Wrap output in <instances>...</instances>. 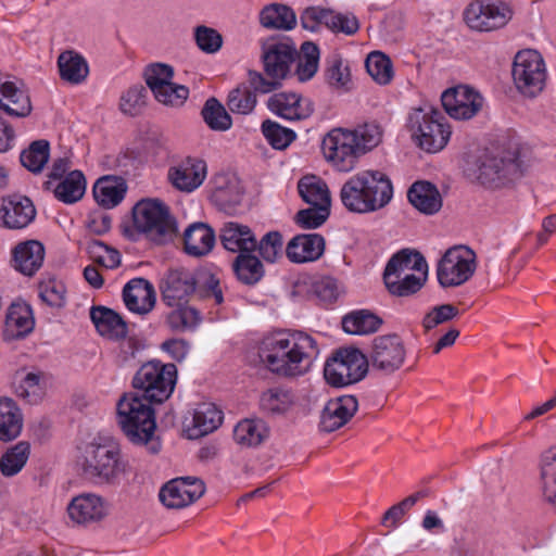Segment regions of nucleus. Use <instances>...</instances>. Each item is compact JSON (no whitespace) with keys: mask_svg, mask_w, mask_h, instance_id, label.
<instances>
[{"mask_svg":"<svg viewBox=\"0 0 556 556\" xmlns=\"http://www.w3.org/2000/svg\"><path fill=\"white\" fill-rule=\"evenodd\" d=\"M469 172L480 184L490 188L518 179L523 173L517 152L500 155L489 151L477 157Z\"/></svg>","mask_w":556,"mask_h":556,"instance_id":"obj_9","label":"nucleus"},{"mask_svg":"<svg viewBox=\"0 0 556 556\" xmlns=\"http://www.w3.org/2000/svg\"><path fill=\"white\" fill-rule=\"evenodd\" d=\"M540 466L543 496L546 502L556 507V446L543 452Z\"/></svg>","mask_w":556,"mask_h":556,"instance_id":"obj_46","label":"nucleus"},{"mask_svg":"<svg viewBox=\"0 0 556 556\" xmlns=\"http://www.w3.org/2000/svg\"><path fill=\"white\" fill-rule=\"evenodd\" d=\"M358 401L354 395H342L327 402L320 415L319 428L332 432L343 427L355 415Z\"/></svg>","mask_w":556,"mask_h":556,"instance_id":"obj_25","label":"nucleus"},{"mask_svg":"<svg viewBox=\"0 0 556 556\" xmlns=\"http://www.w3.org/2000/svg\"><path fill=\"white\" fill-rule=\"evenodd\" d=\"M219 238L223 247L229 252L242 254L256 251L257 239L247 225L237 222L225 223L219 230Z\"/></svg>","mask_w":556,"mask_h":556,"instance_id":"obj_28","label":"nucleus"},{"mask_svg":"<svg viewBox=\"0 0 556 556\" xmlns=\"http://www.w3.org/2000/svg\"><path fill=\"white\" fill-rule=\"evenodd\" d=\"M65 286L54 278L39 283V296L51 307H62L65 304Z\"/></svg>","mask_w":556,"mask_h":556,"instance_id":"obj_60","label":"nucleus"},{"mask_svg":"<svg viewBox=\"0 0 556 556\" xmlns=\"http://www.w3.org/2000/svg\"><path fill=\"white\" fill-rule=\"evenodd\" d=\"M58 67L61 78L74 85L83 83L89 74L86 60L74 51L62 52L58 58Z\"/></svg>","mask_w":556,"mask_h":556,"instance_id":"obj_41","label":"nucleus"},{"mask_svg":"<svg viewBox=\"0 0 556 556\" xmlns=\"http://www.w3.org/2000/svg\"><path fill=\"white\" fill-rule=\"evenodd\" d=\"M154 98L164 105L179 106L189 96V89L173 81L153 92Z\"/></svg>","mask_w":556,"mask_h":556,"instance_id":"obj_62","label":"nucleus"},{"mask_svg":"<svg viewBox=\"0 0 556 556\" xmlns=\"http://www.w3.org/2000/svg\"><path fill=\"white\" fill-rule=\"evenodd\" d=\"M410 204L419 212L432 215L442 207V198L438 188L429 181H416L407 191Z\"/></svg>","mask_w":556,"mask_h":556,"instance_id":"obj_36","label":"nucleus"},{"mask_svg":"<svg viewBox=\"0 0 556 556\" xmlns=\"http://www.w3.org/2000/svg\"><path fill=\"white\" fill-rule=\"evenodd\" d=\"M324 251L325 239L318 233L296 235L286 247L288 260L295 264L317 261Z\"/></svg>","mask_w":556,"mask_h":556,"instance_id":"obj_26","label":"nucleus"},{"mask_svg":"<svg viewBox=\"0 0 556 556\" xmlns=\"http://www.w3.org/2000/svg\"><path fill=\"white\" fill-rule=\"evenodd\" d=\"M319 48L312 41L302 43L300 51H296L295 75L302 83L312 79L317 73L319 66Z\"/></svg>","mask_w":556,"mask_h":556,"instance_id":"obj_43","label":"nucleus"},{"mask_svg":"<svg viewBox=\"0 0 556 556\" xmlns=\"http://www.w3.org/2000/svg\"><path fill=\"white\" fill-rule=\"evenodd\" d=\"M126 192L127 184L125 179L114 175L100 177L92 188L96 202L104 208L117 206L124 200Z\"/></svg>","mask_w":556,"mask_h":556,"instance_id":"obj_30","label":"nucleus"},{"mask_svg":"<svg viewBox=\"0 0 556 556\" xmlns=\"http://www.w3.org/2000/svg\"><path fill=\"white\" fill-rule=\"evenodd\" d=\"M296 47L289 39H273L263 46L262 61L267 77L256 71L248 72V81L253 90L268 93L280 86L291 64L295 61Z\"/></svg>","mask_w":556,"mask_h":556,"instance_id":"obj_5","label":"nucleus"},{"mask_svg":"<svg viewBox=\"0 0 556 556\" xmlns=\"http://www.w3.org/2000/svg\"><path fill=\"white\" fill-rule=\"evenodd\" d=\"M0 109L14 117H26L33 106L29 96L16 83L0 78ZM15 134L13 128L0 117V152L11 149Z\"/></svg>","mask_w":556,"mask_h":556,"instance_id":"obj_14","label":"nucleus"},{"mask_svg":"<svg viewBox=\"0 0 556 556\" xmlns=\"http://www.w3.org/2000/svg\"><path fill=\"white\" fill-rule=\"evenodd\" d=\"M251 85H239L232 89L227 98V106L235 114L247 115L253 112L256 106L257 99L255 90H251Z\"/></svg>","mask_w":556,"mask_h":556,"instance_id":"obj_51","label":"nucleus"},{"mask_svg":"<svg viewBox=\"0 0 556 556\" xmlns=\"http://www.w3.org/2000/svg\"><path fill=\"white\" fill-rule=\"evenodd\" d=\"M301 24L305 29L316 30L318 25H325L334 33H343L348 36L354 35L359 24L352 14L337 13L329 9L312 7L304 10L301 15Z\"/></svg>","mask_w":556,"mask_h":556,"instance_id":"obj_18","label":"nucleus"},{"mask_svg":"<svg viewBox=\"0 0 556 556\" xmlns=\"http://www.w3.org/2000/svg\"><path fill=\"white\" fill-rule=\"evenodd\" d=\"M207 166L203 160L187 157L176 166L168 169V180L178 190L192 192L198 189L206 178Z\"/></svg>","mask_w":556,"mask_h":556,"instance_id":"obj_24","label":"nucleus"},{"mask_svg":"<svg viewBox=\"0 0 556 556\" xmlns=\"http://www.w3.org/2000/svg\"><path fill=\"white\" fill-rule=\"evenodd\" d=\"M201 115L207 126L217 131L228 130L232 121L225 106L215 98H210L204 103Z\"/></svg>","mask_w":556,"mask_h":556,"instance_id":"obj_50","label":"nucleus"},{"mask_svg":"<svg viewBox=\"0 0 556 556\" xmlns=\"http://www.w3.org/2000/svg\"><path fill=\"white\" fill-rule=\"evenodd\" d=\"M174 308L166 318L168 327L174 331L184 332L193 330L201 321V315L192 306H185L184 303L174 305Z\"/></svg>","mask_w":556,"mask_h":556,"instance_id":"obj_49","label":"nucleus"},{"mask_svg":"<svg viewBox=\"0 0 556 556\" xmlns=\"http://www.w3.org/2000/svg\"><path fill=\"white\" fill-rule=\"evenodd\" d=\"M426 277L425 275L419 277L412 273L399 276V278L393 280L384 281V283L390 293L397 296H407L422 288Z\"/></svg>","mask_w":556,"mask_h":556,"instance_id":"obj_57","label":"nucleus"},{"mask_svg":"<svg viewBox=\"0 0 556 556\" xmlns=\"http://www.w3.org/2000/svg\"><path fill=\"white\" fill-rule=\"evenodd\" d=\"M213 198L224 207H233L240 204L242 191L236 178L229 179L225 186H217Z\"/></svg>","mask_w":556,"mask_h":556,"instance_id":"obj_64","label":"nucleus"},{"mask_svg":"<svg viewBox=\"0 0 556 556\" xmlns=\"http://www.w3.org/2000/svg\"><path fill=\"white\" fill-rule=\"evenodd\" d=\"M381 136L379 126L374 124H365L354 130L336 128L324 137L321 150L325 159L338 170L350 172L361 155L379 144Z\"/></svg>","mask_w":556,"mask_h":556,"instance_id":"obj_2","label":"nucleus"},{"mask_svg":"<svg viewBox=\"0 0 556 556\" xmlns=\"http://www.w3.org/2000/svg\"><path fill=\"white\" fill-rule=\"evenodd\" d=\"M152 403L138 393H126L117 403V424L132 444L147 445L151 454H157L161 443L154 438L156 421Z\"/></svg>","mask_w":556,"mask_h":556,"instance_id":"obj_4","label":"nucleus"},{"mask_svg":"<svg viewBox=\"0 0 556 556\" xmlns=\"http://www.w3.org/2000/svg\"><path fill=\"white\" fill-rule=\"evenodd\" d=\"M511 74L517 89L527 97L538 96L545 86V63L535 50L519 51L515 56Z\"/></svg>","mask_w":556,"mask_h":556,"instance_id":"obj_15","label":"nucleus"},{"mask_svg":"<svg viewBox=\"0 0 556 556\" xmlns=\"http://www.w3.org/2000/svg\"><path fill=\"white\" fill-rule=\"evenodd\" d=\"M269 435V428L262 419H244L233 429V439L243 447H255Z\"/></svg>","mask_w":556,"mask_h":556,"instance_id":"obj_38","label":"nucleus"},{"mask_svg":"<svg viewBox=\"0 0 556 556\" xmlns=\"http://www.w3.org/2000/svg\"><path fill=\"white\" fill-rule=\"evenodd\" d=\"M36 216V208L29 198L9 195L0 202V226L8 229H23Z\"/></svg>","mask_w":556,"mask_h":556,"instance_id":"obj_22","label":"nucleus"},{"mask_svg":"<svg viewBox=\"0 0 556 556\" xmlns=\"http://www.w3.org/2000/svg\"><path fill=\"white\" fill-rule=\"evenodd\" d=\"M198 48L205 53L217 52L223 45L222 35L214 28L201 25L194 29Z\"/></svg>","mask_w":556,"mask_h":556,"instance_id":"obj_63","label":"nucleus"},{"mask_svg":"<svg viewBox=\"0 0 556 556\" xmlns=\"http://www.w3.org/2000/svg\"><path fill=\"white\" fill-rule=\"evenodd\" d=\"M366 355L357 348H343L326 362L324 377L333 387L361 381L368 372Z\"/></svg>","mask_w":556,"mask_h":556,"instance_id":"obj_11","label":"nucleus"},{"mask_svg":"<svg viewBox=\"0 0 556 556\" xmlns=\"http://www.w3.org/2000/svg\"><path fill=\"white\" fill-rule=\"evenodd\" d=\"M148 90L143 85H134L119 99V110L127 115H138L147 104Z\"/></svg>","mask_w":556,"mask_h":556,"instance_id":"obj_56","label":"nucleus"},{"mask_svg":"<svg viewBox=\"0 0 556 556\" xmlns=\"http://www.w3.org/2000/svg\"><path fill=\"white\" fill-rule=\"evenodd\" d=\"M325 77L327 84L337 90H348L351 83L349 66L340 58H333L326 68Z\"/></svg>","mask_w":556,"mask_h":556,"instance_id":"obj_58","label":"nucleus"},{"mask_svg":"<svg viewBox=\"0 0 556 556\" xmlns=\"http://www.w3.org/2000/svg\"><path fill=\"white\" fill-rule=\"evenodd\" d=\"M86 178L84 174L78 170L70 172L63 179H61L52 191L58 200L65 204H73L79 201L86 191Z\"/></svg>","mask_w":556,"mask_h":556,"instance_id":"obj_42","label":"nucleus"},{"mask_svg":"<svg viewBox=\"0 0 556 556\" xmlns=\"http://www.w3.org/2000/svg\"><path fill=\"white\" fill-rule=\"evenodd\" d=\"M50 146L47 140L34 141L21 153L20 160L24 167L33 173H40L49 160Z\"/></svg>","mask_w":556,"mask_h":556,"instance_id":"obj_52","label":"nucleus"},{"mask_svg":"<svg viewBox=\"0 0 556 556\" xmlns=\"http://www.w3.org/2000/svg\"><path fill=\"white\" fill-rule=\"evenodd\" d=\"M177 369L174 364H163L151 361L143 364L132 379L134 393H138L146 400L162 403L174 391Z\"/></svg>","mask_w":556,"mask_h":556,"instance_id":"obj_8","label":"nucleus"},{"mask_svg":"<svg viewBox=\"0 0 556 556\" xmlns=\"http://www.w3.org/2000/svg\"><path fill=\"white\" fill-rule=\"evenodd\" d=\"M267 106L274 114L289 121L308 118L314 112V103L296 92H278L268 98Z\"/></svg>","mask_w":556,"mask_h":556,"instance_id":"obj_23","label":"nucleus"},{"mask_svg":"<svg viewBox=\"0 0 556 556\" xmlns=\"http://www.w3.org/2000/svg\"><path fill=\"white\" fill-rule=\"evenodd\" d=\"M476 253L468 247L455 245L446 250L437 265L441 287L453 288L467 282L476 271Z\"/></svg>","mask_w":556,"mask_h":556,"instance_id":"obj_13","label":"nucleus"},{"mask_svg":"<svg viewBox=\"0 0 556 556\" xmlns=\"http://www.w3.org/2000/svg\"><path fill=\"white\" fill-rule=\"evenodd\" d=\"M215 231L204 223H194L184 232L185 251L195 257L208 254L215 245Z\"/></svg>","mask_w":556,"mask_h":556,"instance_id":"obj_33","label":"nucleus"},{"mask_svg":"<svg viewBox=\"0 0 556 556\" xmlns=\"http://www.w3.org/2000/svg\"><path fill=\"white\" fill-rule=\"evenodd\" d=\"M90 318L102 337L121 340L127 336V324L111 308L93 306L90 309Z\"/></svg>","mask_w":556,"mask_h":556,"instance_id":"obj_35","label":"nucleus"},{"mask_svg":"<svg viewBox=\"0 0 556 556\" xmlns=\"http://www.w3.org/2000/svg\"><path fill=\"white\" fill-rule=\"evenodd\" d=\"M429 495L428 490H421L405 497L397 504L391 506L382 516L381 525L386 528L394 529L400 523L404 515L416 505V503Z\"/></svg>","mask_w":556,"mask_h":556,"instance_id":"obj_53","label":"nucleus"},{"mask_svg":"<svg viewBox=\"0 0 556 556\" xmlns=\"http://www.w3.org/2000/svg\"><path fill=\"white\" fill-rule=\"evenodd\" d=\"M174 77V68L164 63L150 64L144 70V80L152 93L172 83Z\"/></svg>","mask_w":556,"mask_h":556,"instance_id":"obj_61","label":"nucleus"},{"mask_svg":"<svg viewBox=\"0 0 556 556\" xmlns=\"http://www.w3.org/2000/svg\"><path fill=\"white\" fill-rule=\"evenodd\" d=\"M299 194L311 206L331 205L330 192L327 184L317 176L311 175L301 178L298 182Z\"/></svg>","mask_w":556,"mask_h":556,"instance_id":"obj_40","label":"nucleus"},{"mask_svg":"<svg viewBox=\"0 0 556 556\" xmlns=\"http://www.w3.org/2000/svg\"><path fill=\"white\" fill-rule=\"evenodd\" d=\"M282 235L279 231H269L257 241L256 250L265 262L275 263L282 256Z\"/></svg>","mask_w":556,"mask_h":556,"instance_id":"obj_59","label":"nucleus"},{"mask_svg":"<svg viewBox=\"0 0 556 556\" xmlns=\"http://www.w3.org/2000/svg\"><path fill=\"white\" fill-rule=\"evenodd\" d=\"M262 132L268 143L277 150H283L289 147L296 138V134L277 122L266 119L262 124Z\"/></svg>","mask_w":556,"mask_h":556,"instance_id":"obj_54","label":"nucleus"},{"mask_svg":"<svg viewBox=\"0 0 556 556\" xmlns=\"http://www.w3.org/2000/svg\"><path fill=\"white\" fill-rule=\"evenodd\" d=\"M404 340L397 333L380 334L372 339L366 355L368 368L390 376L400 370L406 359Z\"/></svg>","mask_w":556,"mask_h":556,"instance_id":"obj_12","label":"nucleus"},{"mask_svg":"<svg viewBox=\"0 0 556 556\" xmlns=\"http://www.w3.org/2000/svg\"><path fill=\"white\" fill-rule=\"evenodd\" d=\"M252 253L238 254L232 263L237 278L245 285H254L264 276L262 262Z\"/></svg>","mask_w":556,"mask_h":556,"instance_id":"obj_45","label":"nucleus"},{"mask_svg":"<svg viewBox=\"0 0 556 556\" xmlns=\"http://www.w3.org/2000/svg\"><path fill=\"white\" fill-rule=\"evenodd\" d=\"M513 17V10L503 2L473 1L464 11L466 24L473 30L492 31L504 27Z\"/></svg>","mask_w":556,"mask_h":556,"instance_id":"obj_16","label":"nucleus"},{"mask_svg":"<svg viewBox=\"0 0 556 556\" xmlns=\"http://www.w3.org/2000/svg\"><path fill=\"white\" fill-rule=\"evenodd\" d=\"M318 353L315 339L301 331L268 336L258 350L260 359L269 371L288 378L306 374Z\"/></svg>","mask_w":556,"mask_h":556,"instance_id":"obj_1","label":"nucleus"},{"mask_svg":"<svg viewBox=\"0 0 556 556\" xmlns=\"http://www.w3.org/2000/svg\"><path fill=\"white\" fill-rule=\"evenodd\" d=\"M383 320L368 309H358L342 318V328L346 333L365 336L374 333L382 326Z\"/></svg>","mask_w":556,"mask_h":556,"instance_id":"obj_39","label":"nucleus"},{"mask_svg":"<svg viewBox=\"0 0 556 556\" xmlns=\"http://www.w3.org/2000/svg\"><path fill=\"white\" fill-rule=\"evenodd\" d=\"M205 492L202 480L191 477H182L170 480L160 491V501L168 508H184L197 500Z\"/></svg>","mask_w":556,"mask_h":556,"instance_id":"obj_19","label":"nucleus"},{"mask_svg":"<svg viewBox=\"0 0 556 556\" xmlns=\"http://www.w3.org/2000/svg\"><path fill=\"white\" fill-rule=\"evenodd\" d=\"M408 122L413 137L422 150L437 153L447 144L451 127L439 111L417 109L409 115Z\"/></svg>","mask_w":556,"mask_h":556,"instance_id":"obj_10","label":"nucleus"},{"mask_svg":"<svg viewBox=\"0 0 556 556\" xmlns=\"http://www.w3.org/2000/svg\"><path fill=\"white\" fill-rule=\"evenodd\" d=\"M83 471L98 483L119 484L129 471V465L113 444H90L86 448Z\"/></svg>","mask_w":556,"mask_h":556,"instance_id":"obj_7","label":"nucleus"},{"mask_svg":"<svg viewBox=\"0 0 556 556\" xmlns=\"http://www.w3.org/2000/svg\"><path fill=\"white\" fill-rule=\"evenodd\" d=\"M23 428V415L16 403L8 397L0 399V441L16 439Z\"/></svg>","mask_w":556,"mask_h":556,"instance_id":"obj_37","label":"nucleus"},{"mask_svg":"<svg viewBox=\"0 0 556 556\" xmlns=\"http://www.w3.org/2000/svg\"><path fill=\"white\" fill-rule=\"evenodd\" d=\"M134 227L155 244L173 242L178 227L169 207L159 199H142L132 207Z\"/></svg>","mask_w":556,"mask_h":556,"instance_id":"obj_6","label":"nucleus"},{"mask_svg":"<svg viewBox=\"0 0 556 556\" xmlns=\"http://www.w3.org/2000/svg\"><path fill=\"white\" fill-rule=\"evenodd\" d=\"M413 271L427 276L428 264L418 251L403 249L389 260L383 273V280H393Z\"/></svg>","mask_w":556,"mask_h":556,"instance_id":"obj_29","label":"nucleus"},{"mask_svg":"<svg viewBox=\"0 0 556 556\" xmlns=\"http://www.w3.org/2000/svg\"><path fill=\"white\" fill-rule=\"evenodd\" d=\"M45 248L36 240L18 243L13 250V267L25 276H33L42 266Z\"/></svg>","mask_w":556,"mask_h":556,"instance_id":"obj_31","label":"nucleus"},{"mask_svg":"<svg viewBox=\"0 0 556 556\" xmlns=\"http://www.w3.org/2000/svg\"><path fill=\"white\" fill-rule=\"evenodd\" d=\"M195 278L186 268H170L164 275L160 289L163 301L173 306L187 303L190 295L195 291Z\"/></svg>","mask_w":556,"mask_h":556,"instance_id":"obj_21","label":"nucleus"},{"mask_svg":"<svg viewBox=\"0 0 556 556\" xmlns=\"http://www.w3.org/2000/svg\"><path fill=\"white\" fill-rule=\"evenodd\" d=\"M123 300L130 312L146 315L155 305V290L147 279L135 278L124 287Z\"/></svg>","mask_w":556,"mask_h":556,"instance_id":"obj_27","label":"nucleus"},{"mask_svg":"<svg viewBox=\"0 0 556 556\" xmlns=\"http://www.w3.org/2000/svg\"><path fill=\"white\" fill-rule=\"evenodd\" d=\"M33 311L25 303L12 304L7 313L3 337L5 340H15L25 337L34 329Z\"/></svg>","mask_w":556,"mask_h":556,"instance_id":"obj_32","label":"nucleus"},{"mask_svg":"<svg viewBox=\"0 0 556 556\" xmlns=\"http://www.w3.org/2000/svg\"><path fill=\"white\" fill-rule=\"evenodd\" d=\"M393 197V185L387 174L377 169L362 170L341 187L340 199L353 213L366 214L387 206Z\"/></svg>","mask_w":556,"mask_h":556,"instance_id":"obj_3","label":"nucleus"},{"mask_svg":"<svg viewBox=\"0 0 556 556\" xmlns=\"http://www.w3.org/2000/svg\"><path fill=\"white\" fill-rule=\"evenodd\" d=\"M67 514L72 521L89 526L104 520L110 514V503L99 494L81 493L71 500Z\"/></svg>","mask_w":556,"mask_h":556,"instance_id":"obj_20","label":"nucleus"},{"mask_svg":"<svg viewBox=\"0 0 556 556\" xmlns=\"http://www.w3.org/2000/svg\"><path fill=\"white\" fill-rule=\"evenodd\" d=\"M261 24L266 28L292 29L296 24L295 13L285 4L265 7L260 15Z\"/></svg>","mask_w":556,"mask_h":556,"instance_id":"obj_44","label":"nucleus"},{"mask_svg":"<svg viewBox=\"0 0 556 556\" xmlns=\"http://www.w3.org/2000/svg\"><path fill=\"white\" fill-rule=\"evenodd\" d=\"M293 402L294 397L291 391L282 388H271L262 393L260 407L266 414L281 415L290 409Z\"/></svg>","mask_w":556,"mask_h":556,"instance_id":"obj_47","label":"nucleus"},{"mask_svg":"<svg viewBox=\"0 0 556 556\" xmlns=\"http://www.w3.org/2000/svg\"><path fill=\"white\" fill-rule=\"evenodd\" d=\"M445 112L454 119L466 121L475 117L484 105V98L476 89L459 85L445 90L441 96Z\"/></svg>","mask_w":556,"mask_h":556,"instance_id":"obj_17","label":"nucleus"},{"mask_svg":"<svg viewBox=\"0 0 556 556\" xmlns=\"http://www.w3.org/2000/svg\"><path fill=\"white\" fill-rule=\"evenodd\" d=\"M366 68L372 79L379 85H387L393 77L391 60L382 52H371L366 60Z\"/></svg>","mask_w":556,"mask_h":556,"instance_id":"obj_55","label":"nucleus"},{"mask_svg":"<svg viewBox=\"0 0 556 556\" xmlns=\"http://www.w3.org/2000/svg\"><path fill=\"white\" fill-rule=\"evenodd\" d=\"M30 453L28 442L21 441L0 457V471L4 477L17 475L26 465Z\"/></svg>","mask_w":556,"mask_h":556,"instance_id":"obj_48","label":"nucleus"},{"mask_svg":"<svg viewBox=\"0 0 556 556\" xmlns=\"http://www.w3.org/2000/svg\"><path fill=\"white\" fill-rule=\"evenodd\" d=\"M223 421L222 412L212 403H202L197 406L192 422L186 432L189 439H199L216 430Z\"/></svg>","mask_w":556,"mask_h":556,"instance_id":"obj_34","label":"nucleus"}]
</instances>
